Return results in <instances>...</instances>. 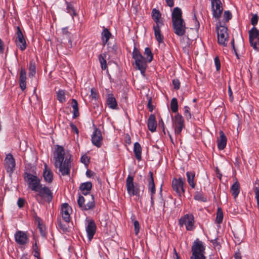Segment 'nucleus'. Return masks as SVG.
Segmentation results:
<instances>
[{
    "instance_id": "nucleus-1",
    "label": "nucleus",
    "mask_w": 259,
    "mask_h": 259,
    "mask_svg": "<svg viewBox=\"0 0 259 259\" xmlns=\"http://www.w3.org/2000/svg\"><path fill=\"white\" fill-rule=\"evenodd\" d=\"M71 155L66 154L64 147L57 145L54 154V165L63 176H69L71 167Z\"/></svg>"
},
{
    "instance_id": "nucleus-2",
    "label": "nucleus",
    "mask_w": 259,
    "mask_h": 259,
    "mask_svg": "<svg viewBox=\"0 0 259 259\" xmlns=\"http://www.w3.org/2000/svg\"><path fill=\"white\" fill-rule=\"evenodd\" d=\"M172 27L175 33L179 36H183L186 31V24L182 18V11L179 7L174 9L171 14Z\"/></svg>"
},
{
    "instance_id": "nucleus-3",
    "label": "nucleus",
    "mask_w": 259,
    "mask_h": 259,
    "mask_svg": "<svg viewBox=\"0 0 259 259\" xmlns=\"http://www.w3.org/2000/svg\"><path fill=\"white\" fill-rule=\"evenodd\" d=\"M133 58L135 61L136 69L139 70L142 76L145 75V72L147 67L146 59L143 57L140 51L134 46L132 53Z\"/></svg>"
},
{
    "instance_id": "nucleus-4",
    "label": "nucleus",
    "mask_w": 259,
    "mask_h": 259,
    "mask_svg": "<svg viewBox=\"0 0 259 259\" xmlns=\"http://www.w3.org/2000/svg\"><path fill=\"white\" fill-rule=\"evenodd\" d=\"M205 250V247L203 243L198 238L196 239L193 242L191 247L192 255L190 259H206Z\"/></svg>"
},
{
    "instance_id": "nucleus-5",
    "label": "nucleus",
    "mask_w": 259,
    "mask_h": 259,
    "mask_svg": "<svg viewBox=\"0 0 259 259\" xmlns=\"http://www.w3.org/2000/svg\"><path fill=\"white\" fill-rule=\"evenodd\" d=\"M215 28L218 43L224 47H226L229 38L227 32L228 28L224 25H223V23L220 21L217 23Z\"/></svg>"
},
{
    "instance_id": "nucleus-6",
    "label": "nucleus",
    "mask_w": 259,
    "mask_h": 259,
    "mask_svg": "<svg viewBox=\"0 0 259 259\" xmlns=\"http://www.w3.org/2000/svg\"><path fill=\"white\" fill-rule=\"evenodd\" d=\"M35 192H38L35 197L39 203H42V201L50 203L53 198V194L51 190L47 187H42V185Z\"/></svg>"
},
{
    "instance_id": "nucleus-7",
    "label": "nucleus",
    "mask_w": 259,
    "mask_h": 259,
    "mask_svg": "<svg viewBox=\"0 0 259 259\" xmlns=\"http://www.w3.org/2000/svg\"><path fill=\"white\" fill-rule=\"evenodd\" d=\"M178 222L179 226L181 227L185 226L187 231H193L196 228L195 221L192 213L185 214L179 220Z\"/></svg>"
},
{
    "instance_id": "nucleus-8",
    "label": "nucleus",
    "mask_w": 259,
    "mask_h": 259,
    "mask_svg": "<svg viewBox=\"0 0 259 259\" xmlns=\"http://www.w3.org/2000/svg\"><path fill=\"white\" fill-rule=\"evenodd\" d=\"M134 176L128 175L126 179V187L128 194L130 196H136L138 199L141 198L140 195V187L137 184L134 182Z\"/></svg>"
},
{
    "instance_id": "nucleus-9",
    "label": "nucleus",
    "mask_w": 259,
    "mask_h": 259,
    "mask_svg": "<svg viewBox=\"0 0 259 259\" xmlns=\"http://www.w3.org/2000/svg\"><path fill=\"white\" fill-rule=\"evenodd\" d=\"M24 179L28 183L29 187L32 191H37V189L41 185L39 179L36 176L30 173L25 172L24 173Z\"/></svg>"
},
{
    "instance_id": "nucleus-10",
    "label": "nucleus",
    "mask_w": 259,
    "mask_h": 259,
    "mask_svg": "<svg viewBox=\"0 0 259 259\" xmlns=\"http://www.w3.org/2000/svg\"><path fill=\"white\" fill-rule=\"evenodd\" d=\"M91 200H90L87 203H85V198L80 195L77 199V204L79 208L82 211H87L91 209H93L95 207V202L94 200V197L93 195H90Z\"/></svg>"
},
{
    "instance_id": "nucleus-11",
    "label": "nucleus",
    "mask_w": 259,
    "mask_h": 259,
    "mask_svg": "<svg viewBox=\"0 0 259 259\" xmlns=\"http://www.w3.org/2000/svg\"><path fill=\"white\" fill-rule=\"evenodd\" d=\"M171 185L174 191L176 192L179 197H181L184 195L185 190L184 189V181L182 178L179 179L174 178Z\"/></svg>"
},
{
    "instance_id": "nucleus-12",
    "label": "nucleus",
    "mask_w": 259,
    "mask_h": 259,
    "mask_svg": "<svg viewBox=\"0 0 259 259\" xmlns=\"http://www.w3.org/2000/svg\"><path fill=\"white\" fill-rule=\"evenodd\" d=\"M173 125L175 126V133L176 135L181 134L185 126L184 119L182 115L178 113L172 119Z\"/></svg>"
},
{
    "instance_id": "nucleus-13",
    "label": "nucleus",
    "mask_w": 259,
    "mask_h": 259,
    "mask_svg": "<svg viewBox=\"0 0 259 259\" xmlns=\"http://www.w3.org/2000/svg\"><path fill=\"white\" fill-rule=\"evenodd\" d=\"M211 7L213 17L216 20H219L223 11V8L221 0H211Z\"/></svg>"
},
{
    "instance_id": "nucleus-14",
    "label": "nucleus",
    "mask_w": 259,
    "mask_h": 259,
    "mask_svg": "<svg viewBox=\"0 0 259 259\" xmlns=\"http://www.w3.org/2000/svg\"><path fill=\"white\" fill-rule=\"evenodd\" d=\"M28 46L25 32H23L19 26H17V47L21 51H24Z\"/></svg>"
},
{
    "instance_id": "nucleus-15",
    "label": "nucleus",
    "mask_w": 259,
    "mask_h": 259,
    "mask_svg": "<svg viewBox=\"0 0 259 259\" xmlns=\"http://www.w3.org/2000/svg\"><path fill=\"white\" fill-rule=\"evenodd\" d=\"M29 242V238L27 232L17 230V244L19 245V248L21 250L25 248V245Z\"/></svg>"
},
{
    "instance_id": "nucleus-16",
    "label": "nucleus",
    "mask_w": 259,
    "mask_h": 259,
    "mask_svg": "<svg viewBox=\"0 0 259 259\" xmlns=\"http://www.w3.org/2000/svg\"><path fill=\"white\" fill-rule=\"evenodd\" d=\"M5 166L10 177H11L15 169V160L11 154H7L6 156L5 159Z\"/></svg>"
},
{
    "instance_id": "nucleus-17",
    "label": "nucleus",
    "mask_w": 259,
    "mask_h": 259,
    "mask_svg": "<svg viewBox=\"0 0 259 259\" xmlns=\"http://www.w3.org/2000/svg\"><path fill=\"white\" fill-rule=\"evenodd\" d=\"M88 222V223L85 227V231L87 232V237L89 240L91 241L96 233L97 226L93 220H89Z\"/></svg>"
},
{
    "instance_id": "nucleus-18",
    "label": "nucleus",
    "mask_w": 259,
    "mask_h": 259,
    "mask_svg": "<svg viewBox=\"0 0 259 259\" xmlns=\"http://www.w3.org/2000/svg\"><path fill=\"white\" fill-rule=\"evenodd\" d=\"M72 212V208L67 203L62 204L60 213L64 221L67 223L70 221V213Z\"/></svg>"
},
{
    "instance_id": "nucleus-19",
    "label": "nucleus",
    "mask_w": 259,
    "mask_h": 259,
    "mask_svg": "<svg viewBox=\"0 0 259 259\" xmlns=\"http://www.w3.org/2000/svg\"><path fill=\"white\" fill-rule=\"evenodd\" d=\"M103 137L101 131L95 127L93 135H92V142L97 147L99 148L102 145Z\"/></svg>"
},
{
    "instance_id": "nucleus-20",
    "label": "nucleus",
    "mask_w": 259,
    "mask_h": 259,
    "mask_svg": "<svg viewBox=\"0 0 259 259\" xmlns=\"http://www.w3.org/2000/svg\"><path fill=\"white\" fill-rule=\"evenodd\" d=\"M259 37V30L255 27H253L249 31V40L251 46L255 50H257V42L255 39Z\"/></svg>"
},
{
    "instance_id": "nucleus-21",
    "label": "nucleus",
    "mask_w": 259,
    "mask_h": 259,
    "mask_svg": "<svg viewBox=\"0 0 259 259\" xmlns=\"http://www.w3.org/2000/svg\"><path fill=\"white\" fill-rule=\"evenodd\" d=\"M26 71L23 67L21 68L19 76V87L22 92H23L26 88Z\"/></svg>"
},
{
    "instance_id": "nucleus-22",
    "label": "nucleus",
    "mask_w": 259,
    "mask_h": 259,
    "mask_svg": "<svg viewBox=\"0 0 259 259\" xmlns=\"http://www.w3.org/2000/svg\"><path fill=\"white\" fill-rule=\"evenodd\" d=\"M106 104L111 109L117 110L118 109L117 102L113 94L110 93L107 95Z\"/></svg>"
},
{
    "instance_id": "nucleus-23",
    "label": "nucleus",
    "mask_w": 259,
    "mask_h": 259,
    "mask_svg": "<svg viewBox=\"0 0 259 259\" xmlns=\"http://www.w3.org/2000/svg\"><path fill=\"white\" fill-rule=\"evenodd\" d=\"M163 25H153V28L156 40L159 44L164 43V36L161 32V27Z\"/></svg>"
},
{
    "instance_id": "nucleus-24",
    "label": "nucleus",
    "mask_w": 259,
    "mask_h": 259,
    "mask_svg": "<svg viewBox=\"0 0 259 259\" xmlns=\"http://www.w3.org/2000/svg\"><path fill=\"white\" fill-rule=\"evenodd\" d=\"M161 14L159 11L156 9H153L152 11V18L155 24L153 25H164L163 21L160 19Z\"/></svg>"
},
{
    "instance_id": "nucleus-25",
    "label": "nucleus",
    "mask_w": 259,
    "mask_h": 259,
    "mask_svg": "<svg viewBox=\"0 0 259 259\" xmlns=\"http://www.w3.org/2000/svg\"><path fill=\"white\" fill-rule=\"evenodd\" d=\"M148 182V188L149 191L151 193V195H154L156 192V189L154 181L153 175L152 171H150L149 172Z\"/></svg>"
},
{
    "instance_id": "nucleus-26",
    "label": "nucleus",
    "mask_w": 259,
    "mask_h": 259,
    "mask_svg": "<svg viewBox=\"0 0 259 259\" xmlns=\"http://www.w3.org/2000/svg\"><path fill=\"white\" fill-rule=\"evenodd\" d=\"M147 126L148 130L152 133L156 131L157 127V122L155 116L154 114H151L147 121Z\"/></svg>"
},
{
    "instance_id": "nucleus-27",
    "label": "nucleus",
    "mask_w": 259,
    "mask_h": 259,
    "mask_svg": "<svg viewBox=\"0 0 259 259\" xmlns=\"http://www.w3.org/2000/svg\"><path fill=\"white\" fill-rule=\"evenodd\" d=\"M92 188V184L91 182H87L80 184L79 189L83 195L87 196L90 194Z\"/></svg>"
},
{
    "instance_id": "nucleus-28",
    "label": "nucleus",
    "mask_w": 259,
    "mask_h": 259,
    "mask_svg": "<svg viewBox=\"0 0 259 259\" xmlns=\"http://www.w3.org/2000/svg\"><path fill=\"white\" fill-rule=\"evenodd\" d=\"M220 139L218 140V148L219 150L224 149L227 144V138L225 134L222 131H220L219 132Z\"/></svg>"
},
{
    "instance_id": "nucleus-29",
    "label": "nucleus",
    "mask_w": 259,
    "mask_h": 259,
    "mask_svg": "<svg viewBox=\"0 0 259 259\" xmlns=\"http://www.w3.org/2000/svg\"><path fill=\"white\" fill-rule=\"evenodd\" d=\"M186 175L188 184L192 189H194L196 186V183L195 182V172L193 170L188 171Z\"/></svg>"
},
{
    "instance_id": "nucleus-30",
    "label": "nucleus",
    "mask_w": 259,
    "mask_h": 259,
    "mask_svg": "<svg viewBox=\"0 0 259 259\" xmlns=\"http://www.w3.org/2000/svg\"><path fill=\"white\" fill-rule=\"evenodd\" d=\"M112 34L109 30L105 27H103L102 32H101V39L103 46H105L108 42L110 38L111 37Z\"/></svg>"
},
{
    "instance_id": "nucleus-31",
    "label": "nucleus",
    "mask_w": 259,
    "mask_h": 259,
    "mask_svg": "<svg viewBox=\"0 0 259 259\" xmlns=\"http://www.w3.org/2000/svg\"><path fill=\"white\" fill-rule=\"evenodd\" d=\"M133 151L136 158L139 161H141L142 160V147L139 143H135Z\"/></svg>"
},
{
    "instance_id": "nucleus-32",
    "label": "nucleus",
    "mask_w": 259,
    "mask_h": 259,
    "mask_svg": "<svg viewBox=\"0 0 259 259\" xmlns=\"http://www.w3.org/2000/svg\"><path fill=\"white\" fill-rule=\"evenodd\" d=\"M230 191L234 199H236L240 192V184L236 181L231 187Z\"/></svg>"
},
{
    "instance_id": "nucleus-33",
    "label": "nucleus",
    "mask_w": 259,
    "mask_h": 259,
    "mask_svg": "<svg viewBox=\"0 0 259 259\" xmlns=\"http://www.w3.org/2000/svg\"><path fill=\"white\" fill-rule=\"evenodd\" d=\"M71 107L73 108V118H76L79 115V109L78 107V102L76 99H72L71 103Z\"/></svg>"
},
{
    "instance_id": "nucleus-34",
    "label": "nucleus",
    "mask_w": 259,
    "mask_h": 259,
    "mask_svg": "<svg viewBox=\"0 0 259 259\" xmlns=\"http://www.w3.org/2000/svg\"><path fill=\"white\" fill-rule=\"evenodd\" d=\"M66 4V10L67 12L69 13L72 18L77 15V13L75 12V10L74 6L71 2H68L65 1Z\"/></svg>"
},
{
    "instance_id": "nucleus-35",
    "label": "nucleus",
    "mask_w": 259,
    "mask_h": 259,
    "mask_svg": "<svg viewBox=\"0 0 259 259\" xmlns=\"http://www.w3.org/2000/svg\"><path fill=\"white\" fill-rule=\"evenodd\" d=\"M29 76L33 77L36 73V66L34 61L32 59L29 61L28 65Z\"/></svg>"
},
{
    "instance_id": "nucleus-36",
    "label": "nucleus",
    "mask_w": 259,
    "mask_h": 259,
    "mask_svg": "<svg viewBox=\"0 0 259 259\" xmlns=\"http://www.w3.org/2000/svg\"><path fill=\"white\" fill-rule=\"evenodd\" d=\"M44 178L46 182L49 183L52 182L53 179V175L50 170L47 169V166L46 165L45 169L44 171Z\"/></svg>"
},
{
    "instance_id": "nucleus-37",
    "label": "nucleus",
    "mask_w": 259,
    "mask_h": 259,
    "mask_svg": "<svg viewBox=\"0 0 259 259\" xmlns=\"http://www.w3.org/2000/svg\"><path fill=\"white\" fill-rule=\"evenodd\" d=\"M194 199L196 200L205 202L207 201V198L203 196L201 191H196L195 192Z\"/></svg>"
},
{
    "instance_id": "nucleus-38",
    "label": "nucleus",
    "mask_w": 259,
    "mask_h": 259,
    "mask_svg": "<svg viewBox=\"0 0 259 259\" xmlns=\"http://www.w3.org/2000/svg\"><path fill=\"white\" fill-rule=\"evenodd\" d=\"M106 57V54H100L98 57L99 61L100 63L101 67L102 70H105L107 67Z\"/></svg>"
},
{
    "instance_id": "nucleus-39",
    "label": "nucleus",
    "mask_w": 259,
    "mask_h": 259,
    "mask_svg": "<svg viewBox=\"0 0 259 259\" xmlns=\"http://www.w3.org/2000/svg\"><path fill=\"white\" fill-rule=\"evenodd\" d=\"M170 109L172 112L177 113L178 111V104L177 98H173L170 102Z\"/></svg>"
},
{
    "instance_id": "nucleus-40",
    "label": "nucleus",
    "mask_w": 259,
    "mask_h": 259,
    "mask_svg": "<svg viewBox=\"0 0 259 259\" xmlns=\"http://www.w3.org/2000/svg\"><path fill=\"white\" fill-rule=\"evenodd\" d=\"M57 99L61 103L66 101L65 92L62 90H59L57 93Z\"/></svg>"
},
{
    "instance_id": "nucleus-41",
    "label": "nucleus",
    "mask_w": 259,
    "mask_h": 259,
    "mask_svg": "<svg viewBox=\"0 0 259 259\" xmlns=\"http://www.w3.org/2000/svg\"><path fill=\"white\" fill-rule=\"evenodd\" d=\"M223 212L221 207L217 208V217H216V222L220 224L222 223L223 220Z\"/></svg>"
},
{
    "instance_id": "nucleus-42",
    "label": "nucleus",
    "mask_w": 259,
    "mask_h": 259,
    "mask_svg": "<svg viewBox=\"0 0 259 259\" xmlns=\"http://www.w3.org/2000/svg\"><path fill=\"white\" fill-rule=\"evenodd\" d=\"M224 19L223 20V25L225 26L226 23L228 22L232 19V15L230 11H225L223 15Z\"/></svg>"
},
{
    "instance_id": "nucleus-43",
    "label": "nucleus",
    "mask_w": 259,
    "mask_h": 259,
    "mask_svg": "<svg viewBox=\"0 0 259 259\" xmlns=\"http://www.w3.org/2000/svg\"><path fill=\"white\" fill-rule=\"evenodd\" d=\"M144 54L146 56L148 62H151L153 59V56L151 49L149 47H146L145 49Z\"/></svg>"
},
{
    "instance_id": "nucleus-44",
    "label": "nucleus",
    "mask_w": 259,
    "mask_h": 259,
    "mask_svg": "<svg viewBox=\"0 0 259 259\" xmlns=\"http://www.w3.org/2000/svg\"><path fill=\"white\" fill-rule=\"evenodd\" d=\"M106 45L108 46L109 52L113 54H117V46L116 43L115 42L112 45H111V43L108 42Z\"/></svg>"
},
{
    "instance_id": "nucleus-45",
    "label": "nucleus",
    "mask_w": 259,
    "mask_h": 259,
    "mask_svg": "<svg viewBox=\"0 0 259 259\" xmlns=\"http://www.w3.org/2000/svg\"><path fill=\"white\" fill-rule=\"evenodd\" d=\"M184 115L185 116L187 120H189L191 118V113L190 112V108L187 106H185L184 108Z\"/></svg>"
},
{
    "instance_id": "nucleus-46",
    "label": "nucleus",
    "mask_w": 259,
    "mask_h": 259,
    "mask_svg": "<svg viewBox=\"0 0 259 259\" xmlns=\"http://www.w3.org/2000/svg\"><path fill=\"white\" fill-rule=\"evenodd\" d=\"M90 158L86 154L82 155L80 158V162L87 166L90 162Z\"/></svg>"
},
{
    "instance_id": "nucleus-47",
    "label": "nucleus",
    "mask_w": 259,
    "mask_h": 259,
    "mask_svg": "<svg viewBox=\"0 0 259 259\" xmlns=\"http://www.w3.org/2000/svg\"><path fill=\"white\" fill-rule=\"evenodd\" d=\"M134 231L136 235H138L140 232V226L138 221H134L133 223Z\"/></svg>"
},
{
    "instance_id": "nucleus-48",
    "label": "nucleus",
    "mask_w": 259,
    "mask_h": 259,
    "mask_svg": "<svg viewBox=\"0 0 259 259\" xmlns=\"http://www.w3.org/2000/svg\"><path fill=\"white\" fill-rule=\"evenodd\" d=\"M58 227L64 232H66L68 230L67 226L63 224L61 220H58Z\"/></svg>"
},
{
    "instance_id": "nucleus-49",
    "label": "nucleus",
    "mask_w": 259,
    "mask_h": 259,
    "mask_svg": "<svg viewBox=\"0 0 259 259\" xmlns=\"http://www.w3.org/2000/svg\"><path fill=\"white\" fill-rule=\"evenodd\" d=\"M91 97L92 99H97L98 98V94L96 89L92 88L91 90Z\"/></svg>"
},
{
    "instance_id": "nucleus-50",
    "label": "nucleus",
    "mask_w": 259,
    "mask_h": 259,
    "mask_svg": "<svg viewBox=\"0 0 259 259\" xmlns=\"http://www.w3.org/2000/svg\"><path fill=\"white\" fill-rule=\"evenodd\" d=\"M214 64L216 67V70L217 71L220 70L221 68V63L218 56H216L214 58Z\"/></svg>"
},
{
    "instance_id": "nucleus-51",
    "label": "nucleus",
    "mask_w": 259,
    "mask_h": 259,
    "mask_svg": "<svg viewBox=\"0 0 259 259\" xmlns=\"http://www.w3.org/2000/svg\"><path fill=\"white\" fill-rule=\"evenodd\" d=\"M172 84L174 85V89L176 90H178L180 89V82L178 79H173L172 80Z\"/></svg>"
},
{
    "instance_id": "nucleus-52",
    "label": "nucleus",
    "mask_w": 259,
    "mask_h": 259,
    "mask_svg": "<svg viewBox=\"0 0 259 259\" xmlns=\"http://www.w3.org/2000/svg\"><path fill=\"white\" fill-rule=\"evenodd\" d=\"M258 22V16L257 14L253 15L251 19V24L254 26V27L257 24Z\"/></svg>"
},
{
    "instance_id": "nucleus-53",
    "label": "nucleus",
    "mask_w": 259,
    "mask_h": 259,
    "mask_svg": "<svg viewBox=\"0 0 259 259\" xmlns=\"http://www.w3.org/2000/svg\"><path fill=\"white\" fill-rule=\"evenodd\" d=\"M25 202L26 201L24 199L19 198L17 200V205L19 208H22L24 206Z\"/></svg>"
},
{
    "instance_id": "nucleus-54",
    "label": "nucleus",
    "mask_w": 259,
    "mask_h": 259,
    "mask_svg": "<svg viewBox=\"0 0 259 259\" xmlns=\"http://www.w3.org/2000/svg\"><path fill=\"white\" fill-rule=\"evenodd\" d=\"M255 197L256 199L257 205L259 209V188L255 187L254 188Z\"/></svg>"
},
{
    "instance_id": "nucleus-55",
    "label": "nucleus",
    "mask_w": 259,
    "mask_h": 259,
    "mask_svg": "<svg viewBox=\"0 0 259 259\" xmlns=\"http://www.w3.org/2000/svg\"><path fill=\"white\" fill-rule=\"evenodd\" d=\"M165 204V201L164 200L162 196H161L160 198V201L158 203V206L159 207H160L162 209L163 211H164Z\"/></svg>"
},
{
    "instance_id": "nucleus-56",
    "label": "nucleus",
    "mask_w": 259,
    "mask_h": 259,
    "mask_svg": "<svg viewBox=\"0 0 259 259\" xmlns=\"http://www.w3.org/2000/svg\"><path fill=\"white\" fill-rule=\"evenodd\" d=\"M147 107L149 109L150 112H152L154 109V106L152 104V98H149L148 99V102L147 104Z\"/></svg>"
},
{
    "instance_id": "nucleus-57",
    "label": "nucleus",
    "mask_w": 259,
    "mask_h": 259,
    "mask_svg": "<svg viewBox=\"0 0 259 259\" xmlns=\"http://www.w3.org/2000/svg\"><path fill=\"white\" fill-rule=\"evenodd\" d=\"M36 220L38 222V227L41 232V234L43 233V226L42 225V224L40 223V218H39V217H37Z\"/></svg>"
},
{
    "instance_id": "nucleus-58",
    "label": "nucleus",
    "mask_w": 259,
    "mask_h": 259,
    "mask_svg": "<svg viewBox=\"0 0 259 259\" xmlns=\"http://www.w3.org/2000/svg\"><path fill=\"white\" fill-rule=\"evenodd\" d=\"M70 126L73 131H74L76 134H78L79 131L76 126L73 123L70 122Z\"/></svg>"
},
{
    "instance_id": "nucleus-59",
    "label": "nucleus",
    "mask_w": 259,
    "mask_h": 259,
    "mask_svg": "<svg viewBox=\"0 0 259 259\" xmlns=\"http://www.w3.org/2000/svg\"><path fill=\"white\" fill-rule=\"evenodd\" d=\"M228 95L229 96L230 100L231 102H233V99H234L233 96V92L232 91L231 87L230 85L228 87Z\"/></svg>"
},
{
    "instance_id": "nucleus-60",
    "label": "nucleus",
    "mask_w": 259,
    "mask_h": 259,
    "mask_svg": "<svg viewBox=\"0 0 259 259\" xmlns=\"http://www.w3.org/2000/svg\"><path fill=\"white\" fill-rule=\"evenodd\" d=\"M34 250L35 251V253L34 254V256L36 257L37 258H39L40 256V253L36 250L37 246L36 243H35V245L33 247Z\"/></svg>"
},
{
    "instance_id": "nucleus-61",
    "label": "nucleus",
    "mask_w": 259,
    "mask_h": 259,
    "mask_svg": "<svg viewBox=\"0 0 259 259\" xmlns=\"http://www.w3.org/2000/svg\"><path fill=\"white\" fill-rule=\"evenodd\" d=\"M159 126L161 127V128H162L163 132L165 134V132L164 124V122L162 118H160V119H159Z\"/></svg>"
},
{
    "instance_id": "nucleus-62",
    "label": "nucleus",
    "mask_w": 259,
    "mask_h": 259,
    "mask_svg": "<svg viewBox=\"0 0 259 259\" xmlns=\"http://www.w3.org/2000/svg\"><path fill=\"white\" fill-rule=\"evenodd\" d=\"M193 19L194 22L195 23V25L196 27L197 28H199V21H198V20H197V19L196 18V16L195 14H194Z\"/></svg>"
},
{
    "instance_id": "nucleus-63",
    "label": "nucleus",
    "mask_w": 259,
    "mask_h": 259,
    "mask_svg": "<svg viewBox=\"0 0 259 259\" xmlns=\"http://www.w3.org/2000/svg\"><path fill=\"white\" fill-rule=\"evenodd\" d=\"M211 242L215 247H218V248H219L221 247V245L218 242L217 239L211 240Z\"/></svg>"
},
{
    "instance_id": "nucleus-64",
    "label": "nucleus",
    "mask_w": 259,
    "mask_h": 259,
    "mask_svg": "<svg viewBox=\"0 0 259 259\" xmlns=\"http://www.w3.org/2000/svg\"><path fill=\"white\" fill-rule=\"evenodd\" d=\"M165 2L168 6L170 8H172L174 6V0H165Z\"/></svg>"
}]
</instances>
